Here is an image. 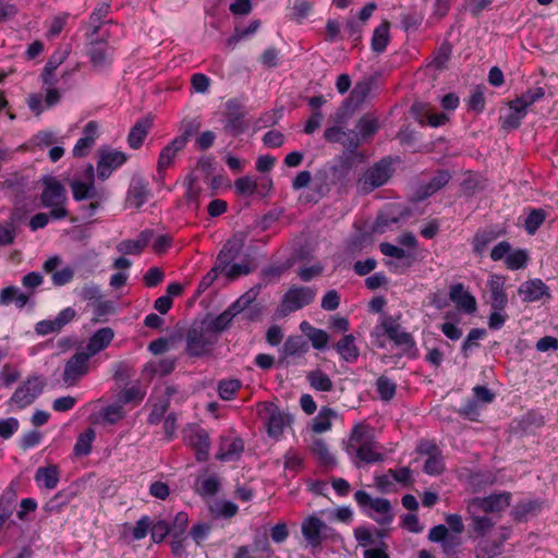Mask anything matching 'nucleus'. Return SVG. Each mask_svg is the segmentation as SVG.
<instances>
[{"instance_id": "obj_1", "label": "nucleus", "mask_w": 558, "mask_h": 558, "mask_svg": "<svg viewBox=\"0 0 558 558\" xmlns=\"http://www.w3.org/2000/svg\"><path fill=\"white\" fill-rule=\"evenodd\" d=\"M347 453L364 463H376L384 460L383 446L375 440L374 429L367 424H355L348 437Z\"/></svg>"}, {"instance_id": "obj_2", "label": "nucleus", "mask_w": 558, "mask_h": 558, "mask_svg": "<svg viewBox=\"0 0 558 558\" xmlns=\"http://www.w3.org/2000/svg\"><path fill=\"white\" fill-rule=\"evenodd\" d=\"M43 183L44 190L40 194L41 205L46 208H50V217L52 220L66 218L69 215L65 208L68 197L63 184L52 177L45 178Z\"/></svg>"}, {"instance_id": "obj_3", "label": "nucleus", "mask_w": 558, "mask_h": 558, "mask_svg": "<svg viewBox=\"0 0 558 558\" xmlns=\"http://www.w3.org/2000/svg\"><path fill=\"white\" fill-rule=\"evenodd\" d=\"M393 173L392 162L388 158H383L378 162L365 170L357 180V189L363 194H368L388 182Z\"/></svg>"}, {"instance_id": "obj_4", "label": "nucleus", "mask_w": 558, "mask_h": 558, "mask_svg": "<svg viewBox=\"0 0 558 558\" xmlns=\"http://www.w3.org/2000/svg\"><path fill=\"white\" fill-rule=\"evenodd\" d=\"M356 504L368 512V515L379 524H390L393 520L391 505L386 498H372L365 490L354 494Z\"/></svg>"}, {"instance_id": "obj_5", "label": "nucleus", "mask_w": 558, "mask_h": 558, "mask_svg": "<svg viewBox=\"0 0 558 558\" xmlns=\"http://www.w3.org/2000/svg\"><path fill=\"white\" fill-rule=\"evenodd\" d=\"M257 292L250 290L233 302L225 312L215 317L205 326L214 332L216 337L223 331L232 322L235 315L243 313L255 301Z\"/></svg>"}, {"instance_id": "obj_6", "label": "nucleus", "mask_w": 558, "mask_h": 558, "mask_svg": "<svg viewBox=\"0 0 558 558\" xmlns=\"http://www.w3.org/2000/svg\"><path fill=\"white\" fill-rule=\"evenodd\" d=\"M218 337L205 324L193 326L186 337V351L192 356L207 354L217 342Z\"/></svg>"}, {"instance_id": "obj_7", "label": "nucleus", "mask_w": 558, "mask_h": 558, "mask_svg": "<svg viewBox=\"0 0 558 558\" xmlns=\"http://www.w3.org/2000/svg\"><path fill=\"white\" fill-rule=\"evenodd\" d=\"M351 167L341 162L322 169L316 174V181L319 182V191H329L330 186H338L340 191L345 190L350 181Z\"/></svg>"}, {"instance_id": "obj_8", "label": "nucleus", "mask_w": 558, "mask_h": 558, "mask_svg": "<svg viewBox=\"0 0 558 558\" xmlns=\"http://www.w3.org/2000/svg\"><path fill=\"white\" fill-rule=\"evenodd\" d=\"M512 496L508 492L492 494L487 497H475L466 505V512L480 510L484 513L499 514L511 504Z\"/></svg>"}, {"instance_id": "obj_9", "label": "nucleus", "mask_w": 558, "mask_h": 558, "mask_svg": "<svg viewBox=\"0 0 558 558\" xmlns=\"http://www.w3.org/2000/svg\"><path fill=\"white\" fill-rule=\"evenodd\" d=\"M302 535L307 544L313 547H319L324 538H335L337 533L333 529L315 515L307 517L301 525Z\"/></svg>"}, {"instance_id": "obj_10", "label": "nucleus", "mask_w": 558, "mask_h": 558, "mask_svg": "<svg viewBox=\"0 0 558 558\" xmlns=\"http://www.w3.org/2000/svg\"><path fill=\"white\" fill-rule=\"evenodd\" d=\"M316 296V290L311 287L292 286L284 293L281 302L283 313L295 312L311 304Z\"/></svg>"}, {"instance_id": "obj_11", "label": "nucleus", "mask_w": 558, "mask_h": 558, "mask_svg": "<svg viewBox=\"0 0 558 558\" xmlns=\"http://www.w3.org/2000/svg\"><path fill=\"white\" fill-rule=\"evenodd\" d=\"M44 386L45 381L38 376L27 378L12 395L11 402L23 409L34 402L43 392Z\"/></svg>"}, {"instance_id": "obj_12", "label": "nucleus", "mask_w": 558, "mask_h": 558, "mask_svg": "<svg viewBox=\"0 0 558 558\" xmlns=\"http://www.w3.org/2000/svg\"><path fill=\"white\" fill-rule=\"evenodd\" d=\"M95 170L93 165H88L84 170L85 181L82 179H73L70 182V187L72 190L73 198L76 202H81L84 199H94L98 198V194L102 191H98L95 186L94 182Z\"/></svg>"}, {"instance_id": "obj_13", "label": "nucleus", "mask_w": 558, "mask_h": 558, "mask_svg": "<svg viewBox=\"0 0 558 558\" xmlns=\"http://www.w3.org/2000/svg\"><path fill=\"white\" fill-rule=\"evenodd\" d=\"M185 444L195 451V457L198 462H204L208 459L210 449V439L208 433L198 426H192L185 430Z\"/></svg>"}, {"instance_id": "obj_14", "label": "nucleus", "mask_w": 558, "mask_h": 558, "mask_svg": "<svg viewBox=\"0 0 558 558\" xmlns=\"http://www.w3.org/2000/svg\"><path fill=\"white\" fill-rule=\"evenodd\" d=\"M98 154L97 174L101 180L108 179L116 169L120 168L128 160L123 151L112 148H101Z\"/></svg>"}, {"instance_id": "obj_15", "label": "nucleus", "mask_w": 558, "mask_h": 558, "mask_svg": "<svg viewBox=\"0 0 558 558\" xmlns=\"http://www.w3.org/2000/svg\"><path fill=\"white\" fill-rule=\"evenodd\" d=\"M90 354L75 353L64 366L62 379L66 386H74L88 373Z\"/></svg>"}, {"instance_id": "obj_16", "label": "nucleus", "mask_w": 558, "mask_h": 558, "mask_svg": "<svg viewBox=\"0 0 558 558\" xmlns=\"http://www.w3.org/2000/svg\"><path fill=\"white\" fill-rule=\"evenodd\" d=\"M192 134V130H185L183 134L177 136L169 143L159 154L157 170L158 172L166 171L174 162L177 154L182 150Z\"/></svg>"}, {"instance_id": "obj_17", "label": "nucleus", "mask_w": 558, "mask_h": 558, "mask_svg": "<svg viewBox=\"0 0 558 558\" xmlns=\"http://www.w3.org/2000/svg\"><path fill=\"white\" fill-rule=\"evenodd\" d=\"M76 317V311L73 307H65L53 319H44L35 325L37 335L47 336L52 332H59L64 326L70 324Z\"/></svg>"}, {"instance_id": "obj_18", "label": "nucleus", "mask_w": 558, "mask_h": 558, "mask_svg": "<svg viewBox=\"0 0 558 558\" xmlns=\"http://www.w3.org/2000/svg\"><path fill=\"white\" fill-rule=\"evenodd\" d=\"M324 138L328 143H338L350 150H355L360 146L359 134L353 130H348L341 125L326 128Z\"/></svg>"}, {"instance_id": "obj_19", "label": "nucleus", "mask_w": 558, "mask_h": 558, "mask_svg": "<svg viewBox=\"0 0 558 558\" xmlns=\"http://www.w3.org/2000/svg\"><path fill=\"white\" fill-rule=\"evenodd\" d=\"M488 303L493 310H505L508 304L506 293V278L501 275L493 274L487 280Z\"/></svg>"}, {"instance_id": "obj_20", "label": "nucleus", "mask_w": 558, "mask_h": 558, "mask_svg": "<svg viewBox=\"0 0 558 558\" xmlns=\"http://www.w3.org/2000/svg\"><path fill=\"white\" fill-rule=\"evenodd\" d=\"M381 327L389 339H391L397 345L403 347L405 350L415 348L413 337L402 329L397 319L387 317L383 320Z\"/></svg>"}, {"instance_id": "obj_21", "label": "nucleus", "mask_w": 558, "mask_h": 558, "mask_svg": "<svg viewBox=\"0 0 558 558\" xmlns=\"http://www.w3.org/2000/svg\"><path fill=\"white\" fill-rule=\"evenodd\" d=\"M244 450L243 440L234 436H222L216 458L220 461H234L239 459Z\"/></svg>"}, {"instance_id": "obj_22", "label": "nucleus", "mask_w": 558, "mask_h": 558, "mask_svg": "<svg viewBox=\"0 0 558 558\" xmlns=\"http://www.w3.org/2000/svg\"><path fill=\"white\" fill-rule=\"evenodd\" d=\"M420 451L428 456L423 466L426 474L438 475L444 471L442 456L435 444H422Z\"/></svg>"}, {"instance_id": "obj_23", "label": "nucleus", "mask_w": 558, "mask_h": 558, "mask_svg": "<svg viewBox=\"0 0 558 558\" xmlns=\"http://www.w3.org/2000/svg\"><path fill=\"white\" fill-rule=\"evenodd\" d=\"M243 247V243L238 238L229 239L220 250L216 263V266L220 271L230 266L233 260L240 255Z\"/></svg>"}, {"instance_id": "obj_24", "label": "nucleus", "mask_w": 558, "mask_h": 558, "mask_svg": "<svg viewBox=\"0 0 558 558\" xmlns=\"http://www.w3.org/2000/svg\"><path fill=\"white\" fill-rule=\"evenodd\" d=\"M98 137V124L95 121H89L83 129L82 137L78 138L74 148L73 155L75 157L86 156Z\"/></svg>"}, {"instance_id": "obj_25", "label": "nucleus", "mask_w": 558, "mask_h": 558, "mask_svg": "<svg viewBox=\"0 0 558 558\" xmlns=\"http://www.w3.org/2000/svg\"><path fill=\"white\" fill-rule=\"evenodd\" d=\"M450 300L465 313L472 314L476 311L475 298L465 290L462 283L452 284L449 289Z\"/></svg>"}, {"instance_id": "obj_26", "label": "nucleus", "mask_w": 558, "mask_h": 558, "mask_svg": "<svg viewBox=\"0 0 558 558\" xmlns=\"http://www.w3.org/2000/svg\"><path fill=\"white\" fill-rule=\"evenodd\" d=\"M150 194L148 183L142 179H134L129 187L126 204L132 208H141Z\"/></svg>"}, {"instance_id": "obj_27", "label": "nucleus", "mask_w": 558, "mask_h": 558, "mask_svg": "<svg viewBox=\"0 0 558 558\" xmlns=\"http://www.w3.org/2000/svg\"><path fill=\"white\" fill-rule=\"evenodd\" d=\"M269 414L267 418V433L272 438H278L282 435L284 427L289 424V416L282 413L274 405L266 407Z\"/></svg>"}, {"instance_id": "obj_28", "label": "nucleus", "mask_w": 558, "mask_h": 558, "mask_svg": "<svg viewBox=\"0 0 558 558\" xmlns=\"http://www.w3.org/2000/svg\"><path fill=\"white\" fill-rule=\"evenodd\" d=\"M114 332L109 327L98 329L89 339L86 345V354L90 357L105 350L112 341Z\"/></svg>"}, {"instance_id": "obj_29", "label": "nucleus", "mask_w": 558, "mask_h": 558, "mask_svg": "<svg viewBox=\"0 0 558 558\" xmlns=\"http://www.w3.org/2000/svg\"><path fill=\"white\" fill-rule=\"evenodd\" d=\"M153 231L144 230L135 240H124L118 243L117 251L122 254L138 255L148 245Z\"/></svg>"}, {"instance_id": "obj_30", "label": "nucleus", "mask_w": 558, "mask_h": 558, "mask_svg": "<svg viewBox=\"0 0 558 558\" xmlns=\"http://www.w3.org/2000/svg\"><path fill=\"white\" fill-rule=\"evenodd\" d=\"M227 122L225 129L232 135H238L244 131V114L239 111V104L231 99L227 101Z\"/></svg>"}, {"instance_id": "obj_31", "label": "nucleus", "mask_w": 558, "mask_h": 558, "mask_svg": "<svg viewBox=\"0 0 558 558\" xmlns=\"http://www.w3.org/2000/svg\"><path fill=\"white\" fill-rule=\"evenodd\" d=\"M547 290L548 288L541 279H533L523 282L518 292L524 302H535L547 294Z\"/></svg>"}, {"instance_id": "obj_32", "label": "nucleus", "mask_w": 558, "mask_h": 558, "mask_svg": "<svg viewBox=\"0 0 558 558\" xmlns=\"http://www.w3.org/2000/svg\"><path fill=\"white\" fill-rule=\"evenodd\" d=\"M541 510V501L535 499H525L513 507L511 515L517 521H527L530 518L537 515Z\"/></svg>"}, {"instance_id": "obj_33", "label": "nucleus", "mask_w": 558, "mask_h": 558, "mask_svg": "<svg viewBox=\"0 0 558 558\" xmlns=\"http://www.w3.org/2000/svg\"><path fill=\"white\" fill-rule=\"evenodd\" d=\"M336 351L342 360L348 363H354L360 356V350L355 344V337L353 335L343 336L335 345Z\"/></svg>"}, {"instance_id": "obj_34", "label": "nucleus", "mask_w": 558, "mask_h": 558, "mask_svg": "<svg viewBox=\"0 0 558 558\" xmlns=\"http://www.w3.org/2000/svg\"><path fill=\"white\" fill-rule=\"evenodd\" d=\"M90 62L96 68H104L111 61L112 49L102 41L92 44L88 50Z\"/></svg>"}, {"instance_id": "obj_35", "label": "nucleus", "mask_w": 558, "mask_h": 558, "mask_svg": "<svg viewBox=\"0 0 558 558\" xmlns=\"http://www.w3.org/2000/svg\"><path fill=\"white\" fill-rule=\"evenodd\" d=\"M28 301L29 295L15 286H9L0 291V305L8 306L14 303L17 308H23Z\"/></svg>"}, {"instance_id": "obj_36", "label": "nucleus", "mask_w": 558, "mask_h": 558, "mask_svg": "<svg viewBox=\"0 0 558 558\" xmlns=\"http://www.w3.org/2000/svg\"><path fill=\"white\" fill-rule=\"evenodd\" d=\"M35 482L39 487L46 489H53L59 483V469L57 465H48L46 468L37 469L35 473Z\"/></svg>"}, {"instance_id": "obj_37", "label": "nucleus", "mask_w": 558, "mask_h": 558, "mask_svg": "<svg viewBox=\"0 0 558 558\" xmlns=\"http://www.w3.org/2000/svg\"><path fill=\"white\" fill-rule=\"evenodd\" d=\"M482 511L475 510L473 512H468L471 520V530L475 534L476 537H484L488 534L495 525V522L492 518L487 515H482Z\"/></svg>"}, {"instance_id": "obj_38", "label": "nucleus", "mask_w": 558, "mask_h": 558, "mask_svg": "<svg viewBox=\"0 0 558 558\" xmlns=\"http://www.w3.org/2000/svg\"><path fill=\"white\" fill-rule=\"evenodd\" d=\"M208 509L210 514L217 519H230L239 511V507L234 502L223 499L210 502Z\"/></svg>"}, {"instance_id": "obj_39", "label": "nucleus", "mask_w": 558, "mask_h": 558, "mask_svg": "<svg viewBox=\"0 0 558 558\" xmlns=\"http://www.w3.org/2000/svg\"><path fill=\"white\" fill-rule=\"evenodd\" d=\"M390 40L389 35V23L387 21L383 22L378 25L374 32L372 37V50L376 53H381L387 48Z\"/></svg>"}, {"instance_id": "obj_40", "label": "nucleus", "mask_w": 558, "mask_h": 558, "mask_svg": "<svg viewBox=\"0 0 558 558\" xmlns=\"http://www.w3.org/2000/svg\"><path fill=\"white\" fill-rule=\"evenodd\" d=\"M354 537L360 546L367 547L376 544L377 538H384L387 533L383 530L375 529L372 531L365 526H356L353 531Z\"/></svg>"}, {"instance_id": "obj_41", "label": "nucleus", "mask_w": 558, "mask_h": 558, "mask_svg": "<svg viewBox=\"0 0 558 558\" xmlns=\"http://www.w3.org/2000/svg\"><path fill=\"white\" fill-rule=\"evenodd\" d=\"M502 551V541L482 538L475 547L476 558H494Z\"/></svg>"}, {"instance_id": "obj_42", "label": "nucleus", "mask_w": 558, "mask_h": 558, "mask_svg": "<svg viewBox=\"0 0 558 558\" xmlns=\"http://www.w3.org/2000/svg\"><path fill=\"white\" fill-rule=\"evenodd\" d=\"M410 216L408 210H402L398 215L390 210L388 213L380 214L375 222L374 230L379 233H384L387 228H390L392 225L399 223L402 219H405Z\"/></svg>"}, {"instance_id": "obj_43", "label": "nucleus", "mask_w": 558, "mask_h": 558, "mask_svg": "<svg viewBox=\"0 0 558 558\" xmlns=\"http://www.w3.org/2000/svg\"><path fill=\"white\" fill-rule=\"evenodd\" d=\"M545 96V90L541 86H535L529 88L526 92L522 93L514 100L515 106H520L526 113L527 109L534 105L535 102L543 99Z\"/></svg>"}, {"instance_id": "obj_44", "label": "nucleus", "mask_w": 558, "mask_h": 558, "mask_svg": "<svg viewBox=\"0 0 558 558\" xmlns=\"http://www.w3.org/2000/svg\"><path fill=\"white\" fill-rule=\"evenodd\" d=\"M525 116L526 112L520 106H515L514 100H511L509 111L500 117L501 125L505 129H517Z\"/></svg>"}, {"instance_id": "obj_45", "label": "nucleus", "mask_w": 558, "mask_h": 558, "mask_svg": "<svg viewBox=\"0 0 558 558\" xmlns=\"http://www.w3.org/2000/svg\"><path fill=\"white\" fill-rule=\"evenodd\" d=\"M311 387L318 391H330L333 387L330 377L320 369L311 371L306 375Z\"/></svg>"}, {"instance_id": "obj_46", "label": "nucleus", "mask_w": 558, "mask_h": 558, "mask_svg": "<svg viewBox=\"0 0 558 558\" xmlns=\"http://www.w3.org/2000/svg\"><path fill=\"white\" fill-rule=\"evenodd\" d=\"M149 126L150 123L148 121H138L135 123L128 136L130 147L137 149L142 146L148 134Z\"/></svg>"}, {"instance_id": "obj_47", "label": "nucleus", "mask_w": 558, "mask_h": 558, "mask_svg": "<svg viewBox=\"0 0 558 558\" xmlns=\"http://www.w3.org/2000/svg\"><path fill=\"white\" fill-rule=\"evenodd\" d=\"M337 413L330 408H322L313 420V430L315 433H325L331 428V421Z\"/></svg>"}, {"instance_id": "obj_48", "label": "nucleus", "mask_w": 558, "mask_h": 558, "mask_svg": "<svg viewBox=\"0 0 558 558\" xmlns=\"http://www.w3.org/2000/svg\"><path fill=\"white\" fill-rule=\"evenodd\" d=\"M96 438V433L93 428H87L80 434L74 445V453L77 457H84L90 453L92 445Z\"/></svg>"}, {"instance_id": "obj_49", "label": "nucleus", "mask_w": 558, "mask_h": 558, "mask_svg": "<svg viewBox=\"0 0 558 558\" xmlns=\"http://www.w3.org/2000/svg\"><path fill=\"white\" fill-rule=\"evenodd\" d=\"M220 481L217 476L211 475L202 480H198L196 483L195 492L202 497H211L215 496L220 489Z\"/></svg>"}, {"instance_id": "obj_50", "label": "nucleus", "mask_w": 558, "mask_h": 558, "mask_svg": "<svg viewBox=\"0 0 558 558\" xmlns=\"http://www.w3.org/2000/svg\"><path fill=\"white\" fill-rule=\"evenodd\" d=\"M450 173L448 171H439L434 175L430 181L422 186L421 197H427L442 189L450 180Z\"/></svg>"}, {"instance_id": "obj_51", "label": "nucleus", "mask_w": 558, "mask_h": 558, "mask_svg": "<svg viewBox=\"0 0 558 558\" xmlns=\"http://www.w3.org/2000/svg\"><path fill=\"white\" fill-rule=\"evenodd\" d=\"M376 391L383 401L393 399L397 390V384L389 377L381 375L376 380Z\"/></svg>"}, {"instance_id": "obj_52", "label": "nucleus", "mask_w": 558, "mask_h": 558, "mask_svg": "<svg viewBox=\"0 0 558 558\" xmlns=\"http://www.w3.org/2000/svg\"><path fill=\"white\" fill-rule=\"evenodd\" d=\"M308 349V343L301 336H290L283 344V352L287 355H302Z\"/></svg>"}, {"instance_id": "obj_53", "label": "nucleus", "mask_w": 558, "mask_h": 558, "mask_svg": "<svg viewBox=\"0 0 558 558\" xmlns=\"http://www.w3.org/2000/svg\"><path fill=\"white\" fill-rule=\"evenodd\" d=\"M359 138L367 140L373 136L378 130V120L371 116L362 117L356 125Z\"/></svg>"}, {"instance_id": "obj_54", "label": "nucleus", "mask_w": 558, "mask_h": 558, "mask_svg": "<svg viewBox=\"0 0 558 558\" xmlns=\"http://www.w3.org/2000/svg\"><path fill=\"white\" fill-rule=\"evenodd\" d=\"M269 543L267 537L265 536L262 541L256 542L254 546H240L233 558H256V553L258 550H268Z\"/></svg>"}, {"instance_id": "obj_55", "label": "nucleus", "mask_w": 558, "mask_h": 558, "mask_svg": "<svg viewBox=\"0 0 558 558\" xmlns=\"http://www.w3.org/2000/svg\"><path fill=\"white\" fill-rule=\"evenodd\" d=\"M546 218V214L543 209L536 208L530 211L527 215L524 227L529 234H535L538 228L543 225Z\"/></svg>"}, {"instance_id": "obj_56", "label": "nucleus", "mask_w": 558, "mask_h": 558, "mask_svg": "<svg viewBox=\"0 0 558 558\" xmlns=\"http://www.w3.org/2000/svg\"><path fill=\"white\" fill-rule=\"evenodd\" d=\"M496 233L489 230L477 232L472 242L473 251L476 254H482L486 247L496 239Z\"/></svg>"}, {"instance_id": "obj_57", "label": "nucleus", "mask_w": 558, "mask_h": 558, "mask_svg": "<svg viewBox=\"0 0 558 558\" xmlns=\"http://www.w3.org/2000/svg\"><path fill=\"white\" fill-rule=\"evenodd\" d=\"M283 468L286 471L295 474L303 466V458L295 450H288L283 457Z\"/></svg>"}, {"instance_id": "obj_58", "label": "nucleus", "mask_w": 558, "mask_h": 558, "mask_svg": "<svg viewBox=\"0 0 558 558\" xmlns=\"http://www.w3.org/2000/svg\"><path fill=\"white\" fill-rule=\"evenodd\" d=\"M124 409L122 404H110L101 410V417L108 424H116L124 417Z\"/></svg>"}, {"instance_id": "obj_59", "label": "nucleus", "mask_w": 558, "mask_h": 558, "mask_svg": "<svg viewBox=\"0 0 558 558\" xmlns=\"http://www.w3.org/2000/svg\"><path fill=\"white\" fill-rule=\"evenodd\" d=\"M240 388L241 383L238 379L222 380L218 386L219 397L223 400H232Z\"/></svg>"}, {"instance_id": "obj_60", "label": "nucleus", "mask_w": 558, "mask_h": 558, "mask_svg": "<svg viewBox=\"0 0 558 558\" xmlns=\"http://www.w3.org/2000/svg\"><path fill=\"white\" fill-rule=\"evenodd\" d=\"M234 189L238 194L243 196H251L255 193L257 189L256 180L251 177H241L235 180Z\"/></svg>"}, {"instance_id": "obj_61", "label": "nucleus", "mask_w": 558, "mask_h": 558, "mask_svg": "<svg viewBox=\"0 0 558 558\" xmlns=\"http://www.w3.org/2000/svg\"><path fill=\"white\" fill-rule=\"evenodd\" d=\"M485 87L477 86L474 90H472L469 100L468 107L470 110L475 112H482L485 109Z\"/></svg>"}, {"instance_id": "obj_62", "label": "nucleus", "mask_w": 558, "mask_h": 558, "mask_svg": "<svg viewBox=\"0 0 558 558\" xmlns=\"http://www.w3.org/2000/svg\"><path fill=\"white\" fill-rule=\"evenodd\" d=\"M314 452L317 456L319 462L326 468H333L337 463L336 458L326 447L323 441H317L314 447Z\"/></svg>"}, {"instance_id": "obj_63", "label": "nucleus", "mask_w": 558, "mask_h": 558, "mask_svg": "<svg viewBox=\"0 0 558 558\" xmlns=\"http://www.w3.org/2000/svg\"><path fill=\"white\" fill-rule=\"evenodd\" d=\"M527 263V254L523 250L510 252L506 257V265L509 269L517 270L525 267Z\"/></svg>"}, {"instance_id": "obj_64", "label": "nucleus", "mask_w": 558, "mask_h": 558, "mask_svg": "<svg viewBox=\"0 0 558 558\" xmlns=\"http://www.w3.org/2000/svg\"><path fill=\"white\" fill-rule=\"evenodd\" d=\"M369 93H371V83L365 82V81L359 82L353 87V89L350 94V99L355 106H357V105L362 104L367 98Z\"/></svg>"}]
</instances>
